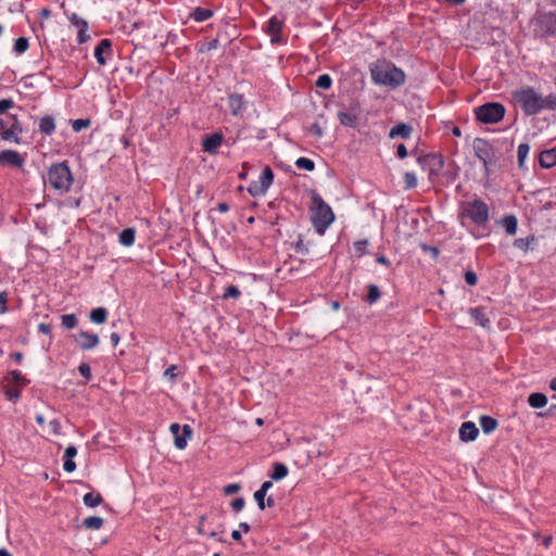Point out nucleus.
Listing matches in <instances>:
<instances>
[{"instance_id":"f257e3e1","label":"nucleus","mask_w":556,"mask_h":556,"mask_svg":"<svg viewBox=\"0 0 556 556\" xmlns=\"http://www.w3.org/2000/svg\"><path fill=\"white\" fill-rule=\"evenodd\" d=\"M372 80L378 85L396 88L404 84L405 74L389 62H378L371 68Z\"/></svg>"},{"instance_id":"f03ea898","label":"nucleus","mask_w":556,"mask_h":556,"mask_svg":"<svg viewBox=\"0 0 556 556\" xmlns=\"http://www.w3.org/2000/svg\"><path fill=\"white\" fill-rule=\"evenodd\" d=\"M311 212V219L314 228L318 233L323 235L334 220V214L331 207L319 194L314 192L312 197Z\"/></svg>"},{"instance_id":"7ed1b4c3","label":"nucleus","mask_w":556,"mask_h":556,"mask_svg":"<svg viewBox=\"0 0 556 556\" xmlns=\"http://www.w3.org/2000/svg\"><path fill=\"white\" fill-rule=\"evenodd\" d=\"M47 181L60 194L68 192L73 185V175L67 164L64 162L52 164L48 169Z\"/></svg>"},{"instance_id":"20e7f679","label":"nucleus","mask_w":556,"mask_h":556,"mask_svg":"<svg viewBox=\"0 0 556 556\" xmlns=\"http://www.w3.org/2000/svg\"><path fill=\"white\" fill-rule=\"evenodd\" d=\"M459 217L462 220L469 219L478 226H484L490 217L489 206L480 199L464 202L459 207Z\"/></svg>"},{"instance_id":"39448f33","label":"nucleus","mask_w":556,"mask_h":556,"mask_svg":"<svg viewBox=\"0 0 556 556\" xmlns=\"http://www.w3.org/2000/svg\"><path fill=\"white\" fill-rule=\"evenodd\" d=\"M514 97L527 114L532 115L542 111L543 97L533 88L518 90Z\"/></svg>"},{"instance_id":"423d86ee","label":"nucleus","mask_w":556,"mask_h":556,"mask_svg":"<svg viewBox=\"0 0 556 556\" xmlns=\"http://www.w3.org/2000/svg\"><path fill=\"white\" fill-rule=\"evenodd\" d=\"M475 113L478 121L485 124H494L503 119L505 108L501 103L490 102L478 106Z\"/></svg>"},{"instance_id":"0eeeda50","label":"nucleus","mask_w":556,"mask_h":556,"mask_svg":"<svg viewBox=\"0 0 556 556\" xmlns=\"http://www.w3.org/2000/svg\"><path fill=\"white\" fill-rule=\"evenodd\" d=\"M274 180V173L270 167L266 166L260 177L258 181H253L248 187V192L253 195H263L270 187Z\"/></svg>"},{"instance_id":"6e6552de","label":"nucleus","mask_w":556,"mask_h":556,"mask_svg":"<svg viewBox=\"0 0 556 556\" xmlns=\"http://www.w3.org/2000/svg\"><path fill=\"white\" fill-rule=\"evenodd\" d=\"M417 161L424 169L429 172L430 178L438 175L444 166L442 156L437 154L419 156Z\"/></svg>"},{"instance_id":"1a4fd4ad","label":"nucleus","mask_w":556,"mask_h":556,"mask_svg":"<svg viewBox=\"0 0 556 556\" xmlns=\"http://www.w3.org/2000/svg\"><path fill=\"white\" fill-rule=\"evenodd\" d=\"M25 159L14 150H4L0 152V164L5 166L22 167Z\"/></svg>"},{"instance_id":"9d476101","label":"nucleus","mask_w":556,"mask_h":556,"mask_svg":"<svg viewBox=\"0 0 556 556\" xmlns=\"http://www.w3.org/2000/svg\"><path fill=\"white\" fill-rule=\"evenodd\" d=\"M224 136L222 132H214L205 136L202 142V149L208 154H215L222 146Z\"/></svg>"},{"instance_id":"9b49d317","label":"nucleus","mask_w":556,"mask_h":556,"mask_svg":"<svg viewBox=\"0 0 556 556\" xmlns=\"http://www.w3.org/2000/svg\"><path fill=\"white\" fill-rule=\"evenodd\" d=\"M473 149L477 157L483 163L484 167L486 168L491 159L490 144L485 140L477 139L475 141Z\"/></svg>"},{"instance_id":"f8f14e48","label":"nucleus","mask_w":556,"mask_h":556,"mask_svg":"<svg viewBox=\"0 0 556 556\" xmlns=\"http://www.w3.org/2000/svg\"><path fill=\"white\" fill-rule=\"evenodd\" d=\"M76 342L81 350H91L99 344V337L96 333L80 331L76 337Z\"/></svg>"},{"instance_id":"ddd939ff","label":"nucleus","mask_w":556,"mask_h":556,"mask_svg":"<svg viewBox=\"0 0 556 556\" xmlns=\"http://www.w3.org/2000/svg\"><path fill=\"white\" fill-rule=\"evenodd\" d=\"M112 55L111 41L102 39L94 49V58L100 65L106 64V59Z\"/></svg>"},{"instance_id":"4468645a","label":"nucleus","mask_w":556,"mask_h":556,"mask_svg":"<svg viewBox=\"0 0 556 556\" xmlns=\"http://www.w3.org/2000/svg\"><path fill=\"white\" fill-rule=\"evenodd\" d=\"M23 129L21 124L15 119L10 127H5L2 131L1 138L4 141L20 143L21 139L20 136L22 134Z\"/></svg>"},{"instance_id":"2eb2a0df","label":"nucleus","mask_w":556,"mask_h":556,"mask_svg":"<svg viewBox=\"0 0 556 556\" xmlns=\"http://www.w3.org/2000/svg\"><path fill=\"white\" fill-rule=\"evenodd\" d=\"M479 434V429L471 421H466L460 426L459 438L464 442L473 441Z\"/></svg>"},{"instance_id":"dca6fc26","label":"nucleus","mask_w":556,"mask_h":556,"mask_svg":"<svg viewBox=\"0 0 556 556\" xmlns=\"http://www.w3.org/2000/svg\"><path fill=\"white\" fill-rule=\"evenodd\" d=\"M192 437V429L189 425L182 427L181 434L179 433V425L176 424V448L184 450L187 446L188 440Z\"/></svg>"},{"instance_id":"f3484780","label":"nucleus","mask_w":556,"mask_h":556,"mask_svg":"<svg viewBox=\"0 0 556 556\" xmlns=\"http://www.w3.org/2000/svg\"><path fill=\"white\" fill-rule=\"evenodd\" d=\"M70 21L72 25H74L78 29V41L85 42L88 38V35L86 34L88 29L87 22L76 14H72L70 16Z\"/></svg>"},{"instance_id":"a211bd4d","label":"nucleus","mask_w":556,"mask_h":556,"mask_svg":"<svg viewBox=\"0 0 556 556\" xmlns=\"http://www.w3.org/2000/svg\"><path fill=\"white\" fill-rule=\"evenodd\" d=\"M540 165L543 168H551L556 165V148L542 151L539 156Z\"/></svg>"},{"instance_id":"6ab92c4d","label":"nucleus","mask_w":556,"mask_h":556,"mask_svg":"<svg viewBox=\"0 0 556 556\" xmlns=\"http://www.w3.org/2000/svg\"><path fill=\"white\" fill-rule=\"evenodd\" d=\"M77 455V448L74 445H70L64 452V465L63 468L66 472H73L76 469V464L73 458Z\"/></svg>"},{"instance_id":"aec40b11","label":"nucleus","mask_w":556,"mask_h":556,"mask_svg":"<svg viewBox=\"0 0 556 556\" xmlns=\"http://www.w3.org/2000/svg\"><path fill=\"white\" fill-rule=\"evenodd\" d=\"M412 132H413L412 126H409L405 123H401V124L394 126L393 128H391V130L389 132V137L391 139L396 138V137H401L403 139H408L412 136Z\"/></svg>"},{"instance_id":"412c9836","label":"nucleus","mask_w":556,"mask_h":556,"mask_svg":"<svg viewBox=\"0 0 556 556\" xmlns=\"http://www.w3.org/2000/svg\"><path fill=\"white\" fill-rule=\"evenodd\" d=\"M469 315L476 321L477 325L481 327H489L490 319L482 307H475L469 309Z\"/></svg>"},{"instance_id":"4be33fe9","label":"nucleus","mask_w":556,"mask_h":556,"mask_svg":"<svg viewBox=\"0 0 556 556\" xmlns=\"http://www.w3.org/2000/svg\"><path fill=\"white\" fill-rule=\"evenodd\" d=\"M228 103L232 114H240L245 108V101L241 94H230Z\"/></svg>"},{"instance_id":"5701e85b","label":"nucleus","mask_w":556,"mask_h":556,"mask_svg":"<svg viewBox=\"0 0 556 556\" xmlns=\"http://www.w3.org/2000/svg\"><path fill=\"white\" fill-rule=\"evenodd\" d=\"M282 27V22L277 17H271L267 23V31L271 35V42L279 41V34Z\"/></svg>"},{"instance_id":"b1692460","label":"nucleus","mask_w":556,"mask_h":556,"mask_svg":"<svg viewBox=\"0 0 556 556\" xmlns=\"http://www.w3.org/2000/svg\"><path fill=\"white\" fill-rule=\"evenodd\" d=\"M528 403L533 408H542L547 404V396L543 393L535 392L529 395Z\"/></svg>"},{"instance_id":"393cba45","label":"nucleus","mask_w":556,"mask_h":556,"mask_svg":"<svg viewBox=\"0 0 556 556\" xmlns=\"http://www.w3.org/2000/svg\"><path fill=\"white\" fill-rule=\"evenodd\" d=\"M39 130L45 135H51L55 130V122L52 116H43L39 123Z\"/></svg>"},{"instance_id":"a878e982","label":"nucleus","mask_w":556,"mask_h":556,"mask_svg":"<svg viewBox=\"0 0 556 556\" xmlns=\"http://www.w3.org/2000/svg\"><path fill=\"white\" fill-rule=\"evenodd\" d=\"M136 231L134 228L124 229L119 236L118 241L124 247H131L135 242Z\"/></svg>"},{"instance_id":"bb28decb","label":"nucleus","mask_w":556,"mask_h":556,"mask_svg":"<svg viewBox=\"0 0 556 556\" xmlns=\"http://www.w3.org/2000/svg\"><path fill=\"white\" fill-rule=\"evenodd\" d=\"M480 426L484 433H491L497 428L498 422L493 417L484 415L480 417Z\"/></svg>"},{"instance_id":"cd10ccee","label":"nucleus","mask_w":556,"mask_h":556,"mask_svg":"<svg viewBox=\"0 0 556 556\" xmlns=\"http://www.w3.org/2000/svg\"><path fill=\"white\" fill-rule=\"evenodd\" d=\"M90 320L94 324L101 325L106 321L108 311L104 307H98L91 311Z\"/></svg>"},{"instance_id":"c85d7f7f","label":"nucleus","mask_w":556,"mask_h":556,"mask_svg":"<svg viewBox=\"0 0 556 556\" xmlns=\"http://www.w3.org/2000/svg\"><path fill=\"white\" fill-rule=\"evenodd\" d=\"M502 225L504 226L506 232L513 236L517 231L518 222L516 216L508 215L503 218Z\"/></svg>"},{"instance_id":"c756f323","label":"nucleus","mask_w":556,"mask_h":556,"mask_svg":"<svg viewBox=\"0 0 556 556\" xmlns=\"http://www.w3.org/2000/svg\"><path fill=\"white\" fill-rule=\"evenodd\" d=\"M288 472H289V469L285 464L276 463L274 465V470L270 473V478L276 481L281 480L285 477H287Z\"/></svg>"},{"instance_id":"7c9ffc66","label":"nucleus","mask_w":556,"mask_h":556,"mask_svg":"<svg viewBox=\"0 0 556 556\" xmlns=\"http://www.w3.org/2000/svg\"><path fill=\"white\" fill-rule=\"evenodd\" d=\"M338 118L343 126L354 127L357 116L354 113L339 112Z\"/></svg>"},{"instance_id":"2f4dec72","label":"nucleus","mask_w":556,"mask_h":556,"mask_svg":"<svg viewBox=\"0 0 556 556\" xmlns=\"http://www.w3.org/2000/svg\"><path fill=\"white\" fill-rule=\"evenodd\" d=\"M84 504L88 507H96L102 502V496L99 493L89 492L84 495Z\"/></svg>"},{"instance_id":"473e14b6","label":"nucleus","mask_w":556,"mask_h":556,"mask_svg":"<svg viewBox=\"0 0 556 556\" xmlns=\"http://www.w3.org/2000/svg\"><path fill=\"white\" fill-rule=\"evenodd\" d=\"M213 15V12L208 9L197 8L190 16L193 17L197 22H204L208 20Z\"/></svg>"},{"instance_id":"72a5a7b5","label":"nucleus","mask_w":556,"mask_h":556,"mask_svg":"<svg viewBox=\"0 0 556 556\" xmlns=\"http://www.w3.org/2000/svg\"><path fill=\"white\" fill-rule=\"evenodd\" d=\"M535 241V238L533 236L527 237V238H519L514 241V247L522 250L523 252H528L530 249V245Z\"/></svg>"},{"instance_id":"f704fd0d","label":"nucleus","mask_w":556,"mask_h":556,"mask_svg":"<svg viewBox=\"0 0 556 556\" xmlns=\"http://www.w3.org/2000/svg\"><path fill=\"white\" fill-rule=\"evenodd\" d=\"M103 518L98 516H90L84 520V525L88 529L99 530L103 526Z\"/></svg>"},{"instance_id":"c9c22d12","label":"nucleus","mask_w":556,"mask_h":556,"mask_svg":"<svg viewBox=\"0 0 556 556\" xmlns=\"http://www.w3.org/2000/svg\"><path fill=\"white\" fill-rule=\"evenodd\" d=\"M529 151H530V146L528 143L519 144L518 150H517V159H518L519 167L522 168L525 166V162L529 154Z\"/></svg>"},{"instance_id":"e433bc0d","label":"nucleus","mask_w":556,"mask_h":556,"mask_svg":"<svg viewBox=\"0 0 556 556\" xmlns=\"http://www.w3.org/2000/svg\"><path fill=\"white\" fill-rule=\"evenodd\" d=\"M295 165L298 168L305 169L308 172H312L315 168V163L311 159H307V157H299L295 161Z\"/></svg>"},{"instance_id":"4c0bfd02","label":"nucleus","mask_w":556,"mask_h":556,"mask_svg":"<svg viewBox=\"0 0 556 556\" xmlns=\"http://www.w3.org/2000/svg\"><path fill=\"white\" fill-rule=\"evenodd\" d=\"M380 290L377 286L370 285L368 288L367 302L372 304L380 299Z\"/></svg>"},{"instance_id":"58836bf2","label":"nucleus","mask_w":556,"mask_h":556,"mask_svg":"<svg viewBox=\"0 0 556 556\" xmlns=\"http://www.w3.org/2000/svg\"><path fill=\"white\" fill-rule=\"evenodd\" d=\"M28 49V39L20 37L14 42V51L18 54L24 53Z\"/></svg>"},{"instance_id":"ea45409f","label":"nucleus","mask_w":556,"mask_h":556,"mask_svg":"<svg viewBox=\"0 0 556 556\" xmlns=\"http://www.w3.org/2000/svg\"><path fill=\"white\" fill-rule=\"evenodd\" d=\"M62 326L66 329H73L77 326V318L74 314L62 316Z\"/></svg>"},{"instance_id":"a19ab883","label":"nucleus","mask_w":556,"mask_h":556,"mask_svg":"<svg viewBox=\"0 0 556 556\" xmlns=\"http://www.w3.org/2000/svg\"><path fill=\"white\" fill-rule=\"evenodd\" d=\"M545 24L548 31L556 34V11L545 15Z\"/></svg>"},{"instance_id":"79ce46f5","label":"nucleus","mask_w":556,"mask_h":556,"mask_svg":"<svg viewBox=\"0 0 556 556\" xmlns=\"http://www.w3.org/2000/svg\"><path fill=\"white\" fill-rule=\"evenodd\" d=\"M331 83H332V80H331L330 76L327 74H324L317 78L316 86L320 89L327 90L331 87Z\"/></svg>"},{"instance_id":"37998d69","label":"nucleus","mask_w":556,"mask_h":556,"mask_svg":"<svg viewBox=\"0 0 556 556\" xmlns=\"http://www.w3.org/2000/svg\"><path fill=\"white\" fill-rule=\"evenodd\" d=\"M404 184L406 189H413L417 186V177L414 173L407 172L404 174Z\"/></svg>"},{"instance_id":"c03bdc74","label":"nucleus","mask_w":556,"mask_h":556,"mask_svg":"<svg viewBox=\"0 0 556 556\" xmlns=\"http://www.w3.org/2000/svg\"><path fill=\"white\" fill-rule=\"evenodd\" d=\"M542 110L543 109H549L555 110L556 109V93L548 94L547 97L543 98L542 103Z\"/></svg>"},{"instance_id":"a18cd8bd","label":"nucleus","mask_w":556,"mask_h":556,"mask_svg":"<svg viewBox=\"0 0 556 556\" xmlns=\"http://www.w3.org/2000/svg\"><path fill=\"white\" fill-rule=\"evenodd\" d=\"M90 125V121L89 119H84V118H78V119H75L73 123H72V127L73 129L78 132L87 127H89Z\"/></svg>"},{"instance_id":"49530a36","label":"nucleus","mask_w":556,"mask_h":556,"mask_svg":"<svg viewBox=\"0 0 556 556\" xmlns=\"http://www.w3.org/2000/svg\"><path fill=\"white\" fill-rule=\"evenodd\" d=\"M78 371L87 381L91 380V378H92V376H91V368H90V366L88 364L81 363L78 366Z\"/></svg>"},{"instance_id":"de8ad7c7","label":"nucleus","mask_w":556,"mask_h":556,"mask_svg":"<svg viewBox=\"0 0 556 556\" xmlns=\"http://www.w3.org/2000/svg\"><path fill=\"white\" fill-rule=\"evenodd\" d=\"M10 379L16 384L24 386L26 383L25 378L23 377L22 372L18 370H12L10 372Z\"/></svg>"},{"instance_id":"09e8293b","label":"nucleus","mask_w":556,"mask_h":556,"mask_svg":"<svg viewBox=\"0 0 556 556\" xmlns=\"http://www.w3.org/2000/svg\"><path fill=\"white\" fill-rule=\"evenodd\" d=\"M240 295V290L236 287V286H229L225 293H224V299H228V298H231V299H237L239 298Z\"/></svg>"},{"instance_id":"8fccbe9b","label":"nucleus","mask_w":556,"mask_h":556,"mask_svg":"<svg viewBox=\"0 0 556 556\" xmlns=\"http://www.w3.org/2000/svg\"><path fill=\"white\" fill-rule=\"evenodd\" d=\"M265 496L266 493H264L260 489L254 493V498L257 502L260 509L262 510L265 508Z\"/></svg>"},{"instance_id":"3c124183","label":"nucleus","mask_w":556,"mask_h":556,"mask_svg":"<svg viewBox=\"0 0 556 556\" xmlns=\"http://www.w3.org/2000/svg\"><path fill=\"white\" fill-rule=\"evenodd\" d=\"M465 281L469 285V286H476L477 285V275L476 273H473L472 270H468L465 273Z\"/></svg>"},{"instance_id":"603ef678","label":"nucleus","mask_w":556,"mask_h":556,"mask_svg":"<svg viewBox=\"0 0 556 556\" xmlns=\"http://www.w3.org/2000/svg\"><path fill=\"white\" fill-rule=\"evenodd\" d=\"M309 131L317 138H321L324 135L323 128L317 122L311 125Z\"/></svg>"},{"instance_id":"864d4df0","label":"nucleus","mask_w":556,"mask_h":556,"mask_svg":"<svg viewBox=\"0 0 556 556\" xmlns=\"http://www.w3.org/2000/svg\"><path fill=\"white\" fill-rule=\"evenodd\" d=\"M14 102L11 99L0 100V114H3L7 110L11 109Z\"/></svg>"},{"instance_id":"5fc2aeb1","label":"nucleus","mask_w":556,"mask_h":556,"mask_svg":"<svg viewBox=\"0 0 556 556\" xmlns=\"http://www.w3.org/2000/svg\"><path fill=\"white\" fill-rule=\"evenodd\" d=\"M8 294L5 291L0 293V314L5 313L8 309Z\"/></svg>"},{"instance_id":"6e6d98bb","label":"nucleus","mask_w":556,"mask_h":556,"mask_svg":"<svg viewBox=\"0 0 556 556\" xmlns=\"http://www.w3.org/2000/svg\"><path fill=\"white\" fill-rule=\"evenodd\" d=\"M244 504H245L244 498H242V497H238V498H236L235 501H232V503H231V507H232V509H233L235 511H240V510H242V509H243Z\"/></svg>"},{"instance_id":"4d7b16f0","label":"nucleus","mask_w":556,"mask_h":556,"mask_svg":"<svg viewBox=\"0 0 556 556\" xmlns=\"http://www.w3.org/2000/svg\"><path fill=\"white\" fill-rule=\"evenodd\" d=\"M49 427L51 429V431L55 434V435H59L61 434V425H60V421L56 420V419H53L49 422Z\"/></svg>"},{"instance_id":"13d9d810","label":"nucleus","mask_w":556,"mask_h":556,"mask_svg":"<svg viewBox=\"0 0 556 556\" xmlns=\"http://www.w3.org/2000/svg\"><path fill=\"white\" fill-rule=\"evenodd\" d=\"M239 490H240V485L237 483H231L224 488V492L227 495L235 494V493L239 492Z\"/></svg>"},{"instance_id":"bf43d9fd","label":"nucleus","mask_w":556,"mask_h":556,"mask_svg":"<svg viewBox=\"0 0 556 556\" xmlns=\"http://www.w3.org/2000/svg\"><path fill=\"white\" fill-rule=\"evenodd\" d=\"M295 251L299 252V253H303V254L308 252V250L305 247V244H304V242H303L301 237H299V239H298V241L295 243Z\"/></svg>"},{"instance_id":"052dcab7","label":"nucleus","mask_w":556,"mask_h":556,"mask_svg":"<svg viewBox=\"0 0 556 556\" xmlns=\"http://www.w3.org/2000/svg\"><path fill=\"white\" fill-rule=\"evenodd\" d=\"M396 154H397V156H399L400 159H404V157H406V156H407V149H406V147H405L403 143H401V144H399V146H397V148H396Z\"/></svg>"},{"instance_id":"680f3d73","label":"nucleus","mask_w":556,"mask_h":556,"mask_svg":"<svg viewBox=\"0 0 556 556\" xmlns=\"http://www.w3.org/2000/svg\"><path fill=\"white\" fill-rule=\"evenodd\" d=\"M355 250L359 253V254H364L365 253V249H366V245H367V241L364 240V241H357L355 242Z\"/></svg>"},{"instance_id":"e2e57ef3","label":"nucleus","mask_w":556,"mask_h":556,"mask_svg":"<svg viewBox=\"0 0 556 556\" xmlns=\"http://www.w3.org/2000/svg\"><path fill=\"white\" fill-rule=\"evenodd\" d=\"M219 41L217 39H212L207 43H205V51L214 50L218 47ZM204 51V49L202 50Z\"/></svg>"},{"instance_id":"0e129e2a","label":"nucleus","mask_w":556,"mask_h":556,"mask_svg":"<svg viewBox=\"0 0 556 556\" xmlns=\"http://www.w3.org/2000/svg\"><path fill=\"white\" fill-rule=\"evenodd\" d=\"M7 396L11 401H16L20 397V391L17 390H8Z\"/></svg>"},{"instance_id":"69168bd1","label":"nucleus","mask_w":556,"mask_h":556,"mask_svg":"<svg viewBox=\"0 0 556 556\" xmlns=\"http://www.w3.org/2000/svg\"><path fill=\"white\" fill-rule=\"evenodd\" d=\"M38 330H39V332H41L43 334H50V332H51V328L47 324H39Z\"/></svg>"},{"instance_id":"338daca9","label":"nucleus","mask_w":556,"mask_h":556,"mask_svg":"<svg viewBox=\"0 0 556 556\" xmlns=\"http://www.w3.org/2000/svg\"><path fill=\"white\" fill-rule=\"evenodd\" d=\"M376 261L381 264V265H386V266H389L390 265V262L389 260L384 256V255H378Z\"/></svg>"},{"instance_id":"774afa93","label":"nucleus","mask_w":556,"mask_h":556,"mask_svg":"<svg viewBox=\"0 0 556 556\" xmlns=\"http://www.w3.org/2000/svg\"><path fill=\"white\" fill-rule=\"evenodd\" d=\"M217 210L220 212V213H226L228 212L229 210V205L225 202H222V203H218L217 205Z\"/></svg>"}]
</instances>
